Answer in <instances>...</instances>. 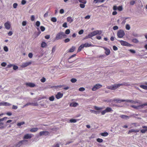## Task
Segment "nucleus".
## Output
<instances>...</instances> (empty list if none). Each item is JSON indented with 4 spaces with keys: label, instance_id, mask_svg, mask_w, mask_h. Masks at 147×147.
I'll use <instances>...</instances> for the list:
<instances>
[{
    "label": "nucleus",
    "instance_id": "f257e3e1",
    "mask_svg": "<svg viewBox=\"0 0 147 147\" xmlns=\"http://www.w3.org/2000/svg\"><path fill=\"white\" fill-rule=\"evenodd\" d=\"M67 36L63 32L61 31L58 33L56 35L55 38L57 40L62 39L67 37Z\"/></svg>",
    "mask_w": 147,
    "mask_h": 147
},
{
    "label": "nucleus",
    "instance_id": "f03ea898",
    "mask_svg": "<svg viewBox=\"0 0 147 147\" xmlns=\"http://www.w3.org/2000/svg\"><path fill=\"white\" fill-rule=\"evenodd\" d=\"M125 35L124 31L122 30H119L117 32V35L119 38H122Z\"/></svg>",
    "mask_w": 147,
    "mask_h": 147
},
{
    "label": "nucleus",
    "instance_id": "7ed1b4c3",
    "mask_svg": "<svg viewBox=\"0 0 147 147\" xmlns=\"http://www.w3.org/2000/svg\"><path fill=\"white\" fill-rule=\"evenodd\" d=\"M147 106V103L139 105L138 106L133 105L132 106V107L136 109H139L144 108L145 106Z\"/></svg>",
    "mask_w": 147,
    "mask_h": 147
},
{
    "label": "nucleus",
    "instance_id": "20e7f679",
    "mask_svg": "<svg viewBox=\"0 0 147 147\" xmlns=\"http://www.w3.org/2000/svg\"><path fill=\"white\" fill-rule=\"evenodd\" d=\"M120 86V84H115L109 86L108 88L111 90H114L118 88Z\"/></svg>",
    "mask_w": 147,
    "mask_h": 147
},
{
    "label": "nucleus",
    "instance_id": "39448f33",
    "mask_svg": "<svg viewBox=\"0 0 147 147\" xmlns=\"http://www.w3.org/2000/svg\"><path fill=\"white\" fill-rule=\"evenodd\" d=\"M102 33V31L101 30H96L90 33L91 34L92 37L95 36L97 34H100Z\"/></svg>",
    "mask_w": 147,
    "mask_h": 147
},
{
    "label": "nucleus",
    "instance_id": "423d86ee",
    "mask_svg": "<svg viewBox=\"0 0 147 147\" xmlns=\"http://www.w3.org/2000/svg\"><path fill=\"white\" fill-rule=\"evenodd\" d=\"M120 43L122 46L130 47L131 45L127 42L123 40H119Z\"/></svg>",
    "mask_w": 147,
    "mask_h": 147
},
{
    "label": "nucleus",
    "instance_id": "0eeeda50",
    "mask_svg": "<svg viewBox=\"0 0 147 147\" xmlns=\"http://www.w3.org/2000/svg\"><path fill=\"white\" fill-rule=\"evenodd\" d=\"M102 85L99 84H96V85L94 86L92 88V91H95L97 89H99L102 87Z\"/></svg>",
    "mask_w": 147,
    "mask_h": 147
},
{
    "label": "nucleus",
    "instance_id": "6e6552de",
    "mask_svg": "<svg viewBox=\"0 0 147 147\" xmlns=\"http://www.w3.org/2000/svg\"><path fill=\"white\" fill-rule=\"evenodd\" d=\"M31 64L32 62L31 61L23 63L22 64V67H27L30 65H31Z\"/></svg>",
    "mask_w": 147,
    "mask_h": 147
},
{
    "label": "nucleus",
    "instance_id": "1a4fd4ad",
    "mask_svg": "<svg viewBox=\"0 0 147 147\" xmlns=\"http://www.w3.org/2000/svg\"><path fill=\"white\" fill-rule=\"evenodd\" d=\"M4 26L6 29L9 30L10 28L11 25L9 22L7 21L4 24Z\"/></svg>",
    "mask_w": 147,
    "mask_h": 147
},
{
    "label": "nucleus",
    "instance_id": "9d476101",
    "mask_svg": "<svg viewBox=\"0 0 147 147\" xmlns=\"http://www.w3.org/2000/svg\"><path fill=\"white\" fill-rule=\"evenodd\" d=\"M26 86L31 88H33L35 86V84L33 83L28 82L26 83Z\"/></svg>",
    "mask_w": 147,
    "mask_h": 147
},
{
    "label": "nucleus",
    "instance_id": "9b49d317",
    "mask_svg": "<svg viewBox=\"0 0 147 147\" xmlns=\"http://www.w3.org/2000/svg\"><path fill=\"white\" fill-rule=\"evenodd\" d=\"M49 134V132L46 131H40L39 133V135L40 136L44 135L47 136Z\"/></svg>",
    "mask_w": 147,
    "mask_h": 147
},
{
    "label": "nucleus",
    "instance_id": "f8f14e48",
    "mask_svg": "<svg viewBox=\"0 0 147 147\" xmlns=\"http://www.w3.org/2000/svg\"><path fill=\"white\" fill-rule=\"evenodd\" d=\"M11 105V104L6 102H0V106H9Z\"/></svg>",
    "mask_w": 147,
    "mask_h": 147
},
{
    "label": "nucleus",
    "instance_id": "ddd939ff",
    "mask_svg": "<svg viewBox=\"0 0 147 147\" xmlns=\"http://www.w3.org/2000/svg\"><path fill=\"white\" fill-rule=\"evenodd\" d=\"M63 94L60 92H58L57 94L56 95L55 97L57 99H59L62 97Z\"/></svg>",
    "mask_w": 147,
    "mask_h": 147
},
{
    "label": "nucleus",
    "instance_id": "4468645a",
    "mask_svg": "<svg viewBox=\"0 0 147 147\" xmlns=\"http://www.w3.org/2000/svg\"><path fill=\"white\" fill-rule=\"evenodd\" d=\"M32 136L31 134H27L25 135L24 136V139H28L31 138Z\"/></svg>",
    "mask_w": 147,
    "mask_h": 147
},
{
    "label": "nucleus",
    "instance_id": "2eb2a0df",
    "mask_svg": "<svg viewBox=\"0 0 147 147\" xmlns=\"http://www.w3.org/2000/svg\"><path fill=\"white\" fill-rule=\"evenodd\" d=\"M104 49L105 51V54L107 55H109L110 53V50L109 49L105 47H104Z\"/></svg>",
    "mask_w": 147,
    "mask_h": 147
},
{
    "label": "nucleus",
    "instance_id": "dca6fc26",
    "mask_svg": "<svg viewBox=\"0 0 147 147\" xmlns=\"http://www.w3.org/2000/svg\"><path fill=\"white\" fill-rule=\"evenodd\" d=\"M113 100L114 101H116L117 103L121 102H125L126 100H120L119 99L114 98Z\"/></svg>",
    "mask_w": 147,
    "mask_h": 147
},
{
    "label": "nucleus",
    "instance_id": "f3484780",
    "mask_svg": "<svg viewBox=\"0 0 147 147\" xmlns=\"http://www.w3.org/2000/svg\"><path fill=\"white\" fill-rule=\"evenodd\" d=\"M37 105L36 104H34L32 102H29L26 104L24 106V107L28 106L29 105H34V106H36Z\"/></svg>",
    "mask_w": 147,
    "mask_h": 147
},
{
    "label": "nucleus",
    "instance_id": "a211bd4d",
    "mask_svg": "<svg viewBox=\"0 0 147 147\" xmlns=\"http://www.w3.org/2000/svg\"><path fill=\"white\" fill-rule=\"evenodd\" d=\"M139 130H135L134 129H131L130 130H129L128 132V134H129L131 133L132 132H135L136 133L139 132Z\"/></svg>",
    "mask_w": 147,
    "mask_h": 147
},
{
    "label": "nucleus",
    "instance_id": "6ab92c4d",
    "mask_svg": "<svg viewBox=\"0 0 147 147\" xmlns=\"http://www.w3.org/2000/svg\"><path fill=\"white\" fill-rule=\"evenodd\" d=\"M67 22L71 23L73 21V20L72 19L71 17L70 16L67 17Z\"/></svg>",
    "mask_w": 147,
    "mask_h": 147
},
{
    "label": "nucleus",
    "instance_id": "aec40b11",
    "mask_svg": "<svg viewBox=\"0 0 147 147\" xmlns=\"http://www.w3.org/2000/svg\"><path fill=\"white\" fill-rule=\"evenodd\" d=\"M120 117L122 119H127L129 118V117L125 115H121Z\"/></svg>",
    "mask_w": 147,
    "mask_h": 147
},
{
    "label": "nucleus",
    "instance_id": "412c9836",
    "mask_svg": "<svg viewBox=\"0 0 147 147\" xmlns=\"http://www.w3.org/2000/svg\"><path fill=\"white\" fill-rule=\"evenodd\" d=\"M76 49V47L74 46H72L69 50L68 52L72 53Z\"/></svg>",
    "mask_w": 147,
    "mask_h": 147
},
{
    "label": "nucleus",
    "instance_id": "4be33fe9",
    "mask_svg": "<svg viewBox=\"0 0 147 147\" xmlns=\"http://www.w3.org/2000/svg\"><path fill=\"white\" fill-rule=\"evenodd\" d=\"M120 86H130V85L128 83L123 82L121 84H120Z\"/></svg>",
    "mask_w": 147,
    "mask_h": 147
},
{
    "label": "nucleus",
    "instance_id": "5701e85b",
    "mask_svg": "<svg viewBox=\"0 0 147 147\" xmlns=\"http://www.w3.org/2000/svg\"><path fill=\"white\" fill-rule=\"evenodd\" d=\"M38 129L37 128H34L31 129L30 130V132H33L36 131Z\"/></svg>",
    "mask_w": 147,
    "mask_h": 147
},
{
    "label": "nucleus",
    "instance_id": "b1692460",
    "mask_svg": "<svg viewBox=\"0 0 147 147\" xmlns=\"http://www.w3.org/2000/svg\"><path fill=\"white\" fill-rule=\"evenodd\" d=\"M83 46H84V47H87L92 46V45H91V44L86 43L85 44H83Z\"/></svg>",
    "mask_w": 147,
    "mask_h": 147
},
{
    "label": "nucleus",
    "instance_id": "393cba45",
    "mask_svg": "<svg viewBox=\"0 0 147 147\" xmlns=\"http://www.w3.org/2000/svg\"><path fill=\"white\" fill-rule=\"evenodd\" d=\"M107 112H109L111 111H113L112 109L109 107H107L105 109Z\"/></svg>",
    "mask_w": 147,
    "mask_h": 147
},
{
    "label": "nucleus",
    "instance_id": "a878e982",
    "mask_svg": "<svg viewBox=\"0 0 147 147\" xmlns=\"http://www.w3.org/2000/svg\"><path fill=\"white\" fill-rule=\"evenodd\" d=\"M84 47V46H83V44L81 45H80L78 48V52H79L81 51L82 49H83Z\"/></svg>",
    "mask_w": 147,
    "mask_h": 147
},
{
    "label": "nucleus",
    "instance_id": "bb28decb",
    "mask_svg": "<svg viewBox=\"0 0 147 147\" xmlns=\"http://www.w3.org/2000/svg\"><path fill=\"white\" fill-rule=\"evenodd\" d=\"M90 111L91 113H94L96 115L99 114V113H100V112H99V111H94V110H90Z\"/></svg>",
    "mask_w": 147,
    "mask_h": 147
},
{
    "label": "nucleus",
    "instance_id": "cd10ccee",
    "mask_svg": "<svg viewBox=\"0 0 147 147\" xmlns=\"http://www.w3.org/2000/svg\"><path fill=\"white\" fill-rule=\"evenodd\" d=\"M47 45V44L45 42H43L41 44V47H43V48L45 47H46Z\"/></svg>",
    "mask_w": 147,
    "mask_h": 147
},
{
    "label": "nucleus",
    "instance_id": "c85d7f7f",
    "mask_svg": "<svg viewBox=\"0 0 147 147\" xmlns=\"http://www.w3.org/2000/svg\"><path fill=\"white\" fill-rule=\"evenodd\" d=\"M109 134L107 132H105L101 133V135L103 136H107Z\"/></svg>",
    "mask_w": 147,
    "mask_h": 147
},
{
    "label": "nucleus",
    "instance_id": "c756f323",
    "mask_svg": "<svg viewBox=\"0 0 147 147\" xmlns=\"http://www.w3.org/2000/svg\"><path fill=\"white\" fill-rule=\"evenodd\" d=\"M22 144V145L27 144L28 143V141L25 140H21Z\"/></svg>",
    "mask_w": 147,
    "mask_h": 147
},
{
    "label": "nucleus",
    "instance_id": "7c9ffc66",
    "mask_svg": "<svg viewBox=\"0 0 147 147\" xmlns=\"http://www.w3.org/2000/svg\"><path fill=\"white\" fill-rule=\"evenodd\" d=\"M22 142L21 141L19 142L16 144V146L17 147H19L22 146Z\"/></svg>",
    "mask_w": 147,
    "mask_h": 147
},
{
    "label": "nucleus",
    "instance_id": "2f4dec72",
    "mask_svg": "<svg viewBox=\"0 0 147 147\" xmlns=\"http://www.w3.org/2000/svg\"><path fill=\"white\" fill-rule=\"evenodd\" d=\"M140 87L145 89V90H147V86L146 85H141L140 86Z\"/></svg>",
    "mask_w": 147,
    "mask_h": 147
},
{
    "label": "nucleus",
    "instance_id": "473e14b6",
    "mask_svg": "<svg viewBox=\"0 0 147 147\" xmlns=\"http://www.w3.org/2000/svg\"><path fill=\"white\" fill-rule=\"evenodd\" d=\"M117 10L120 11L123 10V7L122 5L119 6L117 8Z\"/></svg>",
    "mask_w": 147,
    "mask_h": 147
},
{
    "label": "nucleus",
    "instance_id": "72a5a7b5",
    "mask_svg": "<svg viewBox=\"0 0 147 147\" xmlns=\"http://www.w3.org/2000/svg\"><path fill=\"white\" fill-rule=\"evenodd\" d=\"M25 124L24 122H22L20 123H17V125L18 126H20Z\"/></svg>",
    "mask_w": 147,
    "mask_h": 147
},
{
    "label": "nucleus",
    "instance_id": "f704fd0d",
    "mask_svg": "<svg viewBox=\"0 0 147 147\" xmlns=\"http://www.w3.org/2000/svg\"><path fill=\"white\" fill-rule=\"evenodd\" d=\"M57 20V19L55 17H53L51 18V21L54 22H56Z\"/></svg>",
    "mask_w": 147,
    "mask_h": 147
},
{
    "label": "nucleus",
    "instance_id": "c9c22d12",
    "mask_svg": "<svg viewBox=\"0 0 147 147\" xmlns=\"http://www.w3.org/2000/svg\"><path fill=\"white\" fill-rule=\"evenodd\" d=\"M132 41L133 42L136 43H137L139 42L138 40L136 38L133 39Z\"/></svg>",
    "mask_w": 147,
    "mask_h": 147
},
{
    "label": "nucleus",
    "instance_id": "e433bc0d",
    "mask_svg": "<svg viewBox=\"0 0 147 147\" xmlns=\"http://www.w3.org/2000/svg\"><path fill=\"white\" fill-rule=\"evenodd\" d=\"M71 123H76L77 121V120L75 119H71L70 120Z\"/></svg>",
    "mask_w": 147,
    "mask_h": 147
},
{
    "label": "nucleus",
    "instance_id": "4c0bfd02",
    "mask_svg": "<svg viewBox=\"0 0 147 147\" xmlns=\"http://www.w3.org/2000/svg\"><path fill=\"white\" fill-rule=\"evenodd\" d=\"M79 1L80 2L83 4H86V0H79Z\"/></svg>",
    "mask_w": 147,
    "mask_h": 147
},
{
    "label": "nucleus",
    "instance_id": "58836bf2",
    "mask_svg": "<svg viewBox=\"0 0 147 147\" xmlns=\"http://www.w3.org/2000/svg\"><path fill=\"white\" fill-rule=\"evenodd\" d=\"M125 28L127 30H130V27L129 25L128 24H127L126 25Z\"/></svg>",
    "mask_w": 147,
    "mask_h": 147
},
{
    "label": "nucleus",
    "instance_id": "ea45409f",
    "mask_svg": "<svg viewBox=\"0 0 147 147\" xmlns=\"http://www.w3.org/2000/svg\"><path fill=\"white\" fill-rule=\"evenodd\" d=\"M97 141L101 143L103 142V140L102 139L98 138L97 139Z\"/></svg>",
    "mask_w": 147,
    "mask_h": 147
},
{
    "label": "nucleus",
    "instance_id": "a19ab883",
    "mask_svg": "<svg viewBox=\"0 0 147 147\" xmlns=\"http://www.w3.org/2000/svg\"><path fill=\"white\" fill-rule=\"evenodd\" d=\"M55 99L54 97L53 96H52L49 98V100L51 101H53Z\"/></svg>",
    "mask_w": 147,
    "mask_h": 147
},
{
    "label": "nucleus",
    "instance_id": "79ce46f5",
    "mask_svg": "<svg viewBox=\"0 0 147 147\" xmlns=\"http://www.w3.org/2000/svg\"><path fill=\"white\" fill-rule=\"evenodd\" d=\"M76 81H77V80L76 79L74 78H72L71 80V81L72 83H75L76 82Z\"/></svg>",
    "mask_w": 147,
    "mask_h": 147
},
{
    "label": "nucleus",
    "instance_id": "37998d69",
    "mask_svg": "<svg viewBox=\"0 0 147 147\" xmlns=\"http://www.w3.org/2000/svg\"><path fill=\"white\" fill-rule=\"evenodd\" d=\"M70 33V30L69 29L66 30L65 31V34H69Z\"/></svg>",
    "mask_w": 147,
    "mask_h": 147
},
{
    "label": "nucleus",
    "instance_id": "c03bdc74",
    "mask_svg": "<svg viewBox=\"0 0 147 147\" xmlns=\"http://www.w3.org/2000/svg\"><path fill=\"white\" fill-rule=\"evenodd\" d=\"M147 131V129H142L140 130V132L142 133H146V131Z\"/></svg>",
    "mask_w": 147,
    "mask_h": 147
},
{
    "label": "nucleus",
    "instance_id": "a18cd8bd",
    "mask_svg": "<svg viewBox=\"0 0 147 147\" xmlns=\"http://www.w3.org/2000/svg\"><path fill=\"white\" fill-rule=\"evenodd\" d=\"M85 89L84 87H81L79 89V90L80 91L83 92L84 91Z\"/></svg>",
    "mask_w": 147,
    "mask_h": 147
},
{
    "label": "nucleus",
    "instance_id": "49530a36",
    "mask_svg": "<svg viewBox=\"0 0 147 147\" xmlns=\"http://www.w3.org/2000/svg\"><path fill=\"white\" fill-rule=\"evenodd\" d=\"M40 22L39 21H37L36 22V25L38 27L40 26Z\"/></svg>",
    "mask_w": 147,
    "mask_h": 147
},
{
    "label": "nucleus",
    "instance_id": "de8ad7c7",
    "mask_svg": "<svg viewBox=\"0 0 147 147\" xmlns=\"http://www.w3.org/2000/svg\"><path fill=\"white\" fill-rule=\"evenodd\" d=\"M84 4H82V3H80V7L82 8H84L85 7V5H84Z\"/></svg>",
    "mask_w": 147,
    "mask_h": 147
},
{
    "label": "nucleus",
    "instance_id": "09e8293b",
    "mask_svg": "<svg viewBox=\"0 0 147 147\" xmlns=\"http://www.w3.org/2000/svg\"><path fill=\"white\" fill-rule=\"evenodd\" d=\"M135 3H136V2L135 1H131L130 2V4L131 5H134L135 4Z\"/></svg>",
    "mask_w": 147,
    "mask_h": 147
},
{
    "label": "nucleus",
    "instance_id": "8fccbe9b",
    "mask_svg": "<svg viewBox=\"0 0 147 147\" xmlns=\"http://www.w3.org/2000/svg\"><path fill=\"white\" fill-rule=\"evenodd\" d=\"M3 49L4 51L6 52H7L8 51V47L6 46H5L4 47Z\"/></svg>",
    "mask_w": 147,
    "mask_h": 147
},
{
    "label": "nucleus",
    "instance_id": "3c124183",
    "mask_svg": "<svg viewBox=\"0 0 147 147\" xmlns=\"http://www.w3.org/2000/svg\"><path fill=\"white\" fill-rule=\"evenodd\" d=\"M40 29L43 32L45 30V28L43 26H41L40 27Z\"/></svg>",
    "mask_w": 147,
    "mask_h": 147
},
{
    "label": "nucleus",
    "instance_id": "603ef678",
    "mask_svg": "<svg viewBox=\"0 0 147 147\" xmlns=\"http://www.w3.org/2000/svg\"><path fill=\"white\" fill-rule=\"evenodd\" d=\"M46 81V79L44 78H42L41 80L40 81L42 82H44Z\"/></svg>",
    "mask_w": 147,
    "mask_h": 147
},
{
    "label": "nucleus",
    "instance_id": "864d4df0",
    "mask_svg": "<svg viewBox=\"0 0 147 147\" xmlns=\"http://www.w3.org/2000/svg\"><path fill=\"white\" fill-rule=\"evenodd\" d=\"M7 63L4 62H2L1 64V66L3 67H5Z\"/></svg>",
    "mask_w": 147,
    "mask_h": 147
},
{
    "label": "nucleus",
    "instance_id": "5fc2aeb1",
    "mask_svg": "<svg viewBox=\"0 0 147 147\" xmlns=\"http://www.w3.org/2000/svg\"><path fill=\"white\" fill-rule=\"evenodd\" d=\"M35 19V17L34 15H32L31 17V20L32 21H34Z\"/></svg>",
    "mask_w": 147,
    "mask_h": 147
},
{
    "label": "nucleus",
    "instance_id": "6e6d98bb",
    "mask_svg": "<svg viewBox=\"0 0 147 147\" xmlns=\"http://www.w3.org/2000/svg\"><path fill=\"white\" fill-rule=\"evenodd\" d=\"M78 105V104L77 103L75 102L73 104L72 106L73 107H76Z\"/></svg>",
    "mask_w": 147,
    "mask_h": 147
},
{
    "label": "nucleus",
    "instance_id": "4d7b16f0",
    "mask_svg": "<svg viewBox=\"0 0 147 147\" xmlns=\"http://www.w3.org/2000/svg\"><path fill=\"white\" fill-rule=\"evenodd\" d=\"M13 69L14 70H16L18 68V67L17 66L13 65Z\"/></svg>",
    "mask_w": 147,
    "mask_h": 147
},
{
    "label": "nucleus",
    "instance_id": "13d9d810",
    "mask_svg": "<svg viewBox=\"0 0 147 147\" xmlns=\"http://www.w3.org/2000/svg\"><path fill=\"white\" fill-rule=\"evenodd\" d=\"M84 32V30H81L78 32V34H83Z\"/></svg>",
    "mask_w": 147,
    "mask_h": 147
},
{
    "label": "nucleus",
    "instance_id": "bf43d9fd",
    "mask_svg": "<svg viewBox=\"0 0 147 147\" xmlns=\"http://www.w3.org/2000/svg\"><path fill=\"white\" fill-rule=\"evenodd\" d=\"M28 57L30 58H32V56H33V54H32V53H29L28 55Z\"/></svg>",
    "mask_w": 147,
    "mask_h": 147
},
{
    "label": "nucleus",
    "instance_id": "052dcab7",
    "mask_svg": "<svg viewBox=\"0 0 147 147\" xmlns=\"http://www.w3.org/2000/svg\"><path fill=\"white\" fill-rule=\"evenodd\" d=\"M70 40L69 38H67L65 39L64 40V41L65 42L67 43V42H69L70 41Z\"/></svg>",
    "mask_w": 147,
    "mask_h": 147
},
{
    "label": "nucleus",
    "instance_id": "680f3d73",
    "mask_svg": "<svg viewBox=\"0 0 147 147\" xmlns=\"http://www.w3.org/2000/svg\"><path fill=\"white\" fill-rule=\"evenodd\" d=\"M22 24L23 26H26V21H23L22 22Z\"/></svg>",
    "mask_w": 147,
    "mask_h": 147
},
{
    "label": "nucleus",
    "instance_id": "e2e57ef3",
    "mask_svg": "<svg viewBox=\"0 0 147 147\" xmlns=\"http://www.w3.org/2000/svg\"><path fill=\"white\" fill-rule=\"evenodd\" d=\"M18 5V4L16 3H15L13 4V7L14 8H16Z\"/></svg>",
    "mask_w": 147,
    "mask_h": 147
},
{
    "label": "nucleus",
    "instance_id": "0e129e2a",
    "mask_svg": "<svg viewBox=\"0 0 147 147\" xmlns=\"http://www.w3.org/2000/svg\"><path fill=\"white\" fill-rule=\"evenodd\" d=\"M26 2L25 0H22L21 2V4L23 5H24L26 3Z\"/></svg>",
    "mask_w": 147,
    "mask_h": 147
},
{
    "label": "nucleus",
    "instance_id": "69168bd1",
    "mask_svg": "<svg viewBox=\"0 0 147 147\" xmlns=\"http://www.w3.org/2000/svg\"><path fill=\"white\" fill-rule=\"evenodd\" d=\"M56 49H55V47L54 46L52 48V53H54Z\"/></svg>",
    "mask_w": 147,
    "mask_h": 147
},
{
    "label": "nucleus",
    "instance_id": "338daca9",
    "mask_svg": "<svg viewBox=\"0 0 147 147\" xmlns=\"http://www.w3.org/2000/svg\"><path fill=\"white\" fill-rule=\"evenodd\" d=\"M113 29L114 30H117L118 29V26H114L113 27Z\"/></svg>",
    "mask_w": 147,
    "mask_h": 147
},
{
    "label": "nucleus",
    "instance_id": "774afa93",
    "mask_svg": "<svg viewBox=\"0 0 147 147\" xmlns=\"http://www.w3.org/2000/svg\"><path fill=\"white\" fill-rule=\"evenodd\" d=\"M52 147H59V144H56L54 145Z\"/></svg>",
    "mask_w": 147,
    "mask_h": 147
}]
</instances>
